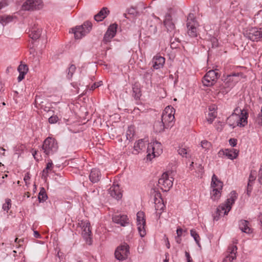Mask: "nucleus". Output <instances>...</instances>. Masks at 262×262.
<instances>
[{
  "label": "nucleus",
  "instance_id": "nucleus-6",
  "mask_svg": "<svg viewBox=\"0 0 262 262\" xmlns=\"http://www.w3.org/2000/svg\"><path fill=\"white\" fill-rule=\"evenodd\" d=\"M162 152V145L158 141L148 144L147 152V159L151 160L153 158L159 156Z\"/></svg>",
  "mask_w": 262,
  "mask_h": 262
},
{
  "label": "nucleus",
  "instance_id": "nucleus-28",
  "mask_svg": "<svg viewBox=\"0 0 262 262\" xmlns=\"http://www.w3.org/2000/svg\"><path fill=\"white\" fill-rule=\"evenodd\" d=\"M41 29L39 28H33L31 31V33L29 34V36L33 40L38 39L41 35Z\"/></svg>",
  "mask_w": 262,
  "mask_h": 262
},
{
  "label": "nucleus",
  "instance_id": "nucleus-46",
  "mask_svg": "<svg viewBox=\"0 0 262 262\" xmlns=\"http://www.w3.org/2000/svg\"><path fill=\"white\" fill-rule=\"evenodd\" d=\"M9 5L8 0H2L0 2V10Z\"/></svg>",
  "mask_w": 262,
  "mask_h": 262
},
{
  "label": "nucleus",
  "instance_id": "nucleus-51",
  "mask_svg": "<svg viewBox=\"0 0 262 262\" xmlns=\"http://www.w3.org/2000/svg\"><path fill=\"white\" fill-rule=\"evenodd\" d=\"M239 73H233L232 75H230L229 76H228V77H227V79H228V80L230 81V80H232V78L233 77H238V75H239Z\"/></svg>",
  "mask_w": 262,
  "mask_h": 262
},
{
  "label": "nucleus",
  "instance_id": "nucleus-13",
  "mask_svg": "<svg viewBox=\"0 0 262 262\" xmlns=\"http://www.w3.org/2000/svg\"><path fill=\"white\" fill-rule=\"evenodd\" d=\"M137 222L138 226V229L140 235L141 237H144L146 234L145 229V219L144 213L142 211H139L137 214Z\"/></svg>",
  "mask_w": 262,
  "mask_h": 262
},
{
  "label": "nucleus",
  "instance_id": "nucleus-62",
  "mask_svg": "<svg viewBox=\"0 0 262 262\" xmlns=\"http://www.w3.org/2000/svg\"><path fill=\"white\" fill-rule=\"evenodd\" d=\"M123 16L125 17V18H127V14L126 13H124L123 14Z\"/></svg>",
  "mask_w": 262,
  "mask_h": 262
},
{
  "label": "nucleus",
  "instance_id": "nucleus-15",
  "mask_svg": "<svg viewBox=\"0 0 262 262\" xmlns=\"http://www.w3.org/2000/svg\"><path fill=\"white\" fill-rule=\"evenodd\" d=\"M246 36L252 41H257L262 37V29L257 28H252L247 31Z\"/></svg>",
  "mask_w": 262,
  "mask_h": 262
},
{
  "label": "nucleus",
  "instance_id": "nucleus-23",
  "mask_svg": "<svg viewBox=\"0 0 262 262\" xmlns=\"http://www.w3.org/2000/svg\"><path fill=\"white\" fill-rule=\"evenodd\" d=\"M152 67L155 69H159L163 67L165 63V58L161 56H155L152 61Z\"/></svg>",
  "mask_w": 262,
  "mask_h": 262
},
{
  "label": "nucleus",
  "instance_id": "nucleus-16",
  "mask_svg": "<svg viewBox=\"0 0 262 262\" xmlns=\"http://www.w3.org/2000/svg\"><path fill=\"white\" fill-rule=\"evenodd\" d=\"M117 28V25L116 24H113L111 25L107 30L105 32L103 41L104 43H106L110 42L111 39L115 36Z\"/></svg>",
  "mask_w": 262,
  "mask_h": 262
},
{
  "label": "nucleus",
  "instance_id": "nucleus-12",
  "mask_svg": "<svg viewBox=\"0 0 262 262\" xmlns=\"http://www.w3.org/2000/svg\"><path fill=\"white\" fill-rule=\"evenodd\" d=\"M42 7V0H27L22 5V9L27 11L38 10Z\"/></svg>",
  "mask_w": 262,
  "mask_h": 262
},
{
  "label": "nucleus",
  "instance_id": "nucleus-55",
  "mask_svg": "<svg viewBox=\"0 0 262 262\" xmlns=\"http://www.w3.org/2000/svg\"><path fill=\"white\" fill-rule=\"evenodd\" d=\"M34 236L36 238H41V235L37 231H34Z\"/></svg>",
  "mask_w": 262,
  "mask_h": 262
},
{
  "label": "nucleus",
  "instance_id": "nucleus-41",
  "mask_svg": "<svg viewBox=\"0 0 262 262\" xmlns=\"http://www.w3.org/2000/svg\"><path fill=\"white\" fill-rule=\"evenodd\" d=\"M237 250V247L235 245H232L228 248V252H229V254L228 255H236Z\"/></svg>",
  "mask_w": 262,
  "mask_h": 262
},
{
  "label": "nucleus",
  "instance_id": "nucleus-32",
  "mask_svg": "<svg viewBox=\"0 0 262 262\" xmlns=\"http://www.w3.org/2000/svg\"><path fill=\"white\" fill-rule=\"evenodd\" d=\"M216 112L214 111H212L211 110H210V112L208 113V116L207 117V121L209 123V124H211L214 119L216 118Z\"/></svg>",
  "mask_w": 262,
  "mask_h": 262
},
{
  "label": "nucleus",
  "instance_id": "nucleus-7",
  "mask_svg": "<svg viewBox=\"0 0 262 262\" xmlns=\"http://www.w3.org/2000/svg\"><path fill=\"white\" fill-rule=\"evenodd\" d=\"M217 71V69L210 70L205 74L202 79V83L204 86H211L215 83L220 76Z\"/></svg>",
  "mask_w": 262,
  "mask_h": 262
},
{
  "label": "nucleus",
  "instance_id": "nucleus-64",
  "mask_svg": "<svg viewBox=\"0 0 262 262\" xmlns=\"http://www.w3.org/2000/svg\"><path fill=\"white\" fill-rule=\"evenodd\" d=\"M0 149L3 151H5V149H4L3 147H0Z\"/></svg>",
  "mask_w": 262,
  "mask_h": 262
},
{
  "label": "nucleus",
  "instance_id": "nucleus-61",
  "mask_svg": "<svg viewBox=\"0 0 262 262\" xmlns=\"http://www.w3.org/2000/svg\"><path fill=\"white\" fill-rule=\"evenodd\" d=\"M157 31V27H153V31H154V33H155Z\"/></svg>",
  "mask_w": 262,
  "mask_h": 262
},
{
  "label": "nucleus",
  "instance_id": "nucleus-3",
  "mask_svg": "<svg viewBox=\"0 0 262 262\" xmlns=\"http://www.w3.org/2000/svg\"><path fill=\"white\" fill-rule=\"evenodd\" d=\"M223 184L217 178V176L213 174L212 177L210 191V199L214 202H217L221 196Z\"/></svg>",
  "mask_w": 262,
  "mask_h": 262
},
{
  "label": "nucleus",
  "instance_id": "nucleus-31",
  "mask_svg": "<svg viewBox=\"0 0 262 262\" xmlns=\"http://www.w3.org/2000/svg\"><path fill=\"white\" fill-rule=\"evenodd\" d=\"M53 166V163H52V162L51 161L50 162H49L47 164V166H46V167L45 168V169H43V171H42V176H41V178L42 179H46L48 175V172H49V170L50 169H51V168H52Z\"/></svg>",
  "mask_w": 262,
  "mask_h": 262
},
{
  "label": "nucleus",
  "instance_id": "nucleus-17",
  "mask_svg": "<svg viewBox=\"0 0 262 262\" xmlns=\"http://www.w3.org/2000/svg\"><path fill=\"white\" fill-rule=\"evenodd\" d=\"M163 24L167 32H171L175 29V25L170 13H167L165 15Z\"/></svg>",
  "mask_w": 262,
  "mask_h": 262
},
{
  "label": "nucleus",
  "instance_id": "nucleus-53",
  "mask_svg": "<svg viewBox=\"0 0 262 262\" xmlns=\"http://www.w3.org/2000/svg\"><path fill=\"white\" fill-rule=\"evenodd\" d=\"M29 175H30L29 173L28 172L25 176V177L24 178V180L26 184H27V181L28 180H29V179H30V177Z\"/></svg>",
  "mask_w": 262,
  "mask_h": 262
},
{
  "label": "nucleus",
  "instance_id": "nucleus-52",
  "mask_svg": "<svg viewBox=\"0 0 262 262\" xmlns=\"http://www.w3.org/2000/svg\"><path fill=\"white\" fill-rule=\"evenodd\" d=\"M100 83H94L91 87V89L90 90H94V89H95L96 88H98L99 87L100 85Z\"/></svg>",
  "mask_w": 262,
  "mask_h": 262
},
{
  "label": "nucleus",
  "instance_id": "nucleus-54",
  "mask_svg": "<svg viewBox=\"0 0 262 262\" xmlns=\"http://www.w3.org/2000/svg\"><path fill=\"white\" fill-rule=\"evenodd\" d=\"M183 232V230L181 228H178L177 230V234L178 237H181Z\"/></svg>",
  "mask_w": 262,
  "mask_h": 262
},
{
  "label": "nucleus",
  "instance_id": "nucleus-25",
  "mask_svg": "<svg viewBox=\"0 0 262 262\" xmlns=\"http://www.w3.org/2000/svg\"><path fill=\"white\" fill-rule=\"evenodd\" d=\"M100 178L101 173L99 169L94 168L91 170L89 178L92 183H95L98 182L100 180Z\"/></svg>",
  "mask_w": 262,
  "mask_h": 262
},
{
  "label": "nucleus",
  "instance_id": "nucleus-57",
  "mask_svg": "<svg viewBox=\"0 0 262 262\" xmlns=\"http://www.w3.org/2000/svg\"><path fill=\"white\" fill-rule=\"evenodd\" d=\"M23 241H24V240H23V239H18V238H16L15 239V243H18L19 245H20V243L21 242H23Z\"/></svg>",
  "mask_w": 262,
  "mask_h": 262
},
{
  "label": "nucleus",
  "instance_id": "nucleus-8",
  "mask_svg": "<svg viewBox=\"0 0 262 262\" xmlns=\"http://www.w3.org/2000/svg\"><path fill=\"white\" fill-rule=\"evenodd\" d=\"M198 23L196 21L194 14L190 13L188 15L187 20V33L191 37H195L198 36L196 26Z\"/></svg>",
  "mask_w": 262,
  "mask_h": 262
},
{
  "label": "nucleus",
  "instance_id": "nucleus-9",
  "mask_svg": "<svg viewBox=\"0 0 262 262\" xmlns=\"http://www.w3.org/2000/svg\"><path fill=\"white\" fill-rule=\"evenodd\" d=\"M172 177L169 178L166 173H163L161 177L159 179L158 186L164 191H168L172 186Z\"/></svg>",
  "mask_w": 262,
  "mask_h": 262
},
{
  "label": "nucleus",
  "instance_id": "nucleus-49",
  "mask_svg": "<svg viewBox=\"0 0 262 262\" xmlns=\"http://www.w3.org/2000/svg\"><path fill=\"white\" fill-rule=\"evenodd\" d=\"M185 256H186V257L187 259V262H193V260L191 258L189 253L188 252L185 251Z\"/></svg>",
  "mask_w": 262,
  "mask_h": 262
},
{
  "label": "nucleus",
  "instance_id": "nucleus-50",
  "mask_svg": "<svg viewBox=\"0 0 262 262\" xmlns=\"http://www.w3.org/2000/svg\"><path fill=\"white\" fill-rule=\"evenodd\" d=\"M256 122L259 125H262V115L259 114L256 119Z\"/></svg>",
  "mask_w": 262,
  "mask_h": 262
},
{
  "label": "nucleus",
  "instance_id": "nucleus-44",
  "mask_svg": "<svg viewBox=\"0 0 262 262\" xmlns=\"http://www.w3.org/2000/svg\"><path fill=\"white\" fill-rule=\"evenodd\" d=\"M58 120V117L56 115H53L49 118V122L51 124L56 123Z\"/></svg>",
  "mask_w": 262,
  "mask_h": 262
},
{
  "label": "nucleus",
  "instance_id": "nucleus-60",
  "mask_svg": "<svg viewBox=\"0 0 262 262\" xmlns=\"http://www.w3.org/2000/svg\"><path fill=\"white\" fill-rule=\"evenodd\" d=\"M167 243L166 244V246L168 248H170V244L169 243V241L168 240V238H167Z\"/></svg>",
  "mask_w": 262,
  "mask_h": 262
},
{
  "label": "nucleus",
  "instance_id": "nucleus-42",
  "mask_svg": "<svg viewBox=\"0 0 262 262\" xmlns=\"http://www.w3.org/2000/svg\"><path fill=\"white\" fill-rule=\"evenodd\" d=\"M128 14L132 15L133 17H136L139 15V13L134 8H130L128 10Z\"/></svg>",
  "mask_w": 262,
  "mask_h": 262
},
{
  "label": "nucleus",
  "instance_id": "nucleus-36",
  "mask_svg": "<svg viewBox=\"0 0 262 262\" xmlns=\"http://www.w3.org/2000/svg\"><path fill=\"white\" fill-rule=\"evenodd\" d=\"M38 199L39 202L46 201L47 199V195L43 188H42L40 190L38 194Z\"/></svg>",
  "mask_w": 262,
  "mask_h": 262
},
{
  "label": "nucleus",
  "instance_id": "nucleus-35",
  "mask_svg": "<svg viewBox=\"0 0 262 262\" xmlns=\"http://www.w3.org/2000/svg\"><path fill=\"white\" fill-rule=\"evenodd\" d=\"M190 235L192 237H193L196 244L199 247H201L200 243V238L199 235L198 234V233L196 232V231L194 229H191L190 230Z\"/></svg>",
  "mask_w": 262,
  "mask_h": 262
},
{
  "label": "nucleus",
  "instance_id": "nucleus-21",
  "mask_svg": "<svg viewBox=\"0 0 262 262\" xmlns=\"http://www.w3.org/2000/svg\"><path fill=\"white\" fill-rule=\"evenodd\" d=\"M110 195L116 200H119L122 198V193L118 184H114L108 190Z\"/></svg>",
  "mask_w": 262,
  "mask_h": 262
},
{
  "label": "nucleus",
  "instance_id": "nucleus-48",
  "mask_svg": "<svg viewBox=\"0 0 262 262\" xmlns=\"http://www.w3.org/2000/svg\"><path fill=\"white\" fill-rule=\"evenodd\" d=\"M230 145L232 147H235L237 144V140L234 138H231L229 141Z\"/></svg>",
  "mask_w": 262,
  "mask_h": 262
},
{
  "label": "nucleus",
  "instance_id": "nucleus-2",
  "mask_svg": "<svg viewBox=\"0 0 262 262\" xmlns=\"http://www.w3.org/2000/svg\"><path fill=\"white\" fill-rule=\"evenodd\" d=\"M237 195L235 191H232L230 193V198L227 199L225 203L220 205L216 209V216H214V220L217 221L219 216L222 211H224V214L227 215L232 208V205L234 203L235 201L237 199Z\"/></svg>",
  "mask_w": 262,
  "mask_h": 262
},
{
  "label": "nucleus",
  "instance_id": "nucleus-11",
  "mask_svg": "<svg viewBox=\"0 0 262 262\" xmlns=\"http://www.w3.org/2000/svg\"><path fill=\"white\" fill-rule=\"evenodd\" d=\"M128 254L129 246L127 244L119 246L115 252V257L120 261L126 259Z\"/></svg>",
  "mask_w": 262,
  "mask_h": 262
},
{
  "label": "nucleus",
  "instance_id": "nucleus-47",
  "mask_svg": "<svg viewBox=\"0 0 262 262\" xmlns=\"http://www.w3.org/2000/svg\"><path fill=\"white\" fill-rule=\"evenodd\" d=\"M258 180L259 182L262 184V165L260 166L258 174Z\"/></svg>",
  "mask_w": 262,
  "mask_h": 262
},
{
  "label": "nucleus",
  "instance_id": "nucleus-29",
  "mask_svg": "<svg viewBox=\"0 0 262 262\" xmlns=\"http://www.w3.org/2000/svg\"><path fill=\"white\" fill-rule=\"evenodd\" d=\"M165 128H166V126L162 121H158L155 122L154 129L156 133H159L163 132Z\"/></svg>",
  "mask_w": 262,
  "mask_h": 262
},
{
  "label": "nucleus",
  "instance_id": "nucleus-58",
  "mask_svg": "<svg viewBox=\"0 0 262 262\" xmlns=\"http://www.w3.org/2000/svg\"><path fill=\"white\" fill-rule=\"evenodd\" d=\"M258 220L261 224V225L262 226V214L260 213L258 216Z\"/></svg>",
  "mask_w": 262,
  "mask_h": 262
},
{
  "label": "nucleus",
  "instance_id": "nucleus-33",
  "mask_svg": "<svg viewBox=\"0 0 262 262\" xmlns=\"http://www.w3.org/2000/svg\"><path fill=\"white\" fill-rule=\"evenodd\" d=\"M134 136V129L132 126H129L126 133V140H128L129 142L133 139Z\"/></svg>",
  "mask_w": 262,
  "mask_h": 262
},
{
  "label": "nucleus",
  "instance_id": "nucleus-43",
  "mask_svg": "<svg viewBox=\"0 0 262 262\" xmlns=\"http://www.w3.org/2000/svg\"><path fill=\"white\" fill-rule=\"evenodd\" d=\"M236 258V255H227L224 259L223 262H232L233 260Z\"/></svg>",
  "mask_w": 262,
  "mask_h": 262
},
{
  "label": "nucleus",
  "instance_id": "nucleus-1",
  "mask_svg": "<svg viewBox=\"0 0 262 262\" xmlns=\"http://www.w3.org/2000/svg\"><path fill=\"white\" fill-rule=\"evenodd\" d=\"M248 114L245 110L236 108L227 120V124L232 128L235 126L244 127L247 124Z\"/></svg>",
  "mask_w": 262,
  "mask_h": 262
},
{
  "label": "nucleus",
  "instance_id": "nucleus-26",
  "mask_svg": "<svg viewBox=\"0 0 262 262\" xmlns=\"http://www.w3.org/2000/svg\"><path fill=\"white\" fill-rule=\"evenodd\" d=\"M110 11L106 7H103L96 15L94 16V19L97 21H100L103 20L109 14Z\"/></svg>",
  "mask_w": 262,
  "mask_h": 262
},
{
  "label": "nucleus",
  "instance_id": "nucleus-5",
  "mask_svg": "<svg viewBox=\"0 0 262 262\" xmlns=\"http://www.w3.org/2000/svg\"><path fill=\"white\" fill-rule=\"evenodd\" d=\"M42 150L46 155L53 154L58 149V145L55 139L48 137L43 142Z\"/></svg>",
  "mask_w": 262,
  "mask_h": 262
},
{
  "label": "nucleus",
  "instance_id": "nucleus-10",
  "mask_svg": "<svg viewBox=\"0 0 262 262\" xmlns=\"http://www.w3.org/2000/svg\"><path fill=\"white\" fill-rule=\"evenodd\" d=\"M172 107L169 106H167L161 116V121L164 123L166 126V128H168L171 126V123L174 119L173 114H172Z\"/></svg>",
  "mask_w": 262,
  "mask_h": 262
},
{
  "label": "nucleus",
  "instance_id": "nucleus-22",
  "mask_svg": "<svg viewBox=\"0 0 262 262\" xmlns=\"http://www.w3.org/2000/svg\"><path fill=\"white\" fill-rule=\"evenodd\" d=\"M239 229L244 233L250 234L252 232V230L249 227V222L248 221L241 220L238 222Z\"/></svg>",
  "mask_w": 262,
  "mask_h": 262
},
{
  "label": "nucleus",
  "instance_id": "nucleus-4",
  "mask_svg": "<svg viewBox=\"0 0 262 262\" xmlns=\"http://www.w3.org/2000/svg\"><path fill=\"white\" fill-rule=\"evenodd\" d=\"M92 28V24L91 22L87 21L81 26H77L72 28V31L74 33L76 39H81L90 32Z\"/></svg>",
  "mask_w": 262,
  "mask_h": 262
},
{
  "label": "nucleus",
  "instance_id": "nucleus-40",
  "mask_svg": "<svg viewBox=\"0 0 262 262\" xmlns=\"http://www.w3.org/2000/svg\"><path fill=\"white\" fill-rule=\"evenodd\" d=\"M178 151L179 154L182 156L183 157L187 158L188 155H189V153L187 152V149L185 148H180Z\"/></svg>",
  "mask_w": 262,
  "mask_h": 262
},
{
  "label": "nucleus",
  "instance_id": "nucleus-59",
  "mask_svg": "<svg viewBox=\"0 0 262 262\" xmlns=\"http://www.w3.org/2000/svg\"><path fill=\"white\" fill-rule=\"evenodd\" d=\"M180 237H178V236L177 237H176V241L179 244L181 243V239Z\"/></svg>",
  "mask_w": 262,
  "mask_h": 262
},
{
  "label": "nucleus",
  "instance_id": "nucleus-63",
  "mask_svg": "<svg viewBox=\"0 0 262 262\" xmlns=\"http://www.w3.org/2000/svg\"><path fill=\"white\" fill-rule=\"evenodd\" d=\"M193 162H191V163L190 164V167H192V166H193Z\"/></svg>",
  "mask_w": 262,
  "mask_h": 262
},
{
  "label": "nucleus",
  "instance_id": "nucleus-45",
  "mask_svg": "<svg viewBox=\"0 0 262 262\" xmlns=\"http://www.w3.org/2000/svg\"><path fill=\"white\" fill-rule=\"evenodd\" d=\"M90 225V223L88 220H85V221L81 220V221H79L78 222V226L80 227H81V228H82L83 227H84V226H85V225Z\"/></svg>",
  "mask_w": 262,
  "mask_h": 262
},
{
  "label": "nucleus",
  "instance_id": "nucleus-39",
  "mask_svg": "<svg viewBox=\"0 0 262 262\" xmlns=\"http://www.w3.org/2000/svg\"><path fill=\"white\" fill-rule=\"evenodd\" d=\"M76 70V67L74 64H72L69 68L68 72V78H71L74 73L75 72Z\"/></svg>",
  "mask_w": 262,
  "mask_h": 262
},
{
  "label": "nucleus",
  "instance_id": "nucleus-38",
  "mask_svg": "<svg viewBox=\"0 0 262 262\" xmlns=\"http://www.w3.org/2000/svg\"><path fill=\"white\" fill-rule=\"evenodd\" d=\"M201 146L205 151H207L211 148V144L207 140H203L201 142Z\"/></svg>",
  "mask_w": 262,
  "mask_h": 262
},
{
  "label": "nucleus",
  "instance_id": "nucleus-18",
  "mask_svg": "<svg viewBox=\"0 0 262 262\" xmlns=\"http://www.w3.org/2000/svg\"><path fill=\"white\" fill-rule=\"evenodd\" d=\"M155 209L158 214L160 215L164 210L165 206L163 203V201L161 198V194L158 193L155 195Z\"/></svg>",
  "mask_w": 262,
  "mask_h": 262
},
{
  "label": "nucleus",
  "instance_id": "nucleus-30",
  "mask_svg": "<svg viewBox=\"0 0 262 262\" xmlns=\"http://www.w3.org/2000/svg\"><path fill=\"white\" fill-rule=\"evenodd\" d=\"M255 180V173L254 172H251L249 177V181L247 185V194L248 195H250V193L251 192L252 190V187L253 185V184Z\"/></svg>",
  "mask_w": 262,
  "mask_h": 262
},
{
  "label": "nucleus",
  "instance_id": "nucleus-27",
  "mask_svg": "<svg viewBox=\"0 0 262 262\" xmlns=\"http://www.w3.org/2000/svg\"><path fill=\"white\" fill-rule=\"evenodd\" d=\"M17 70L19 73L17 80L19 82L24 79L25 75L28 71V68L27 64L21 63L18 66Z\"/></svg>",
  "mask_w": 262,
  "mask_h": 262
},
{
  "label": "nucleus",
  "instance_id": "nucleus-56",
  "mask_svg": "<svg viewBox=\"0 0 262 262\" xmlns=\"http://www.w3.org/2000/svg\"><path fill=\"white\" fill-rule=\"evenodd\" d=\"M37 153V151H36V150H34L32 152V155H33V157H34L35 159H36V160H38L39 159L37 158V157H36Z\"/></svg>",
  "mask_w": 262,
  "mask_h": 262
},
{
  "label": "nucleus",
  "instance_id": "nucleus-37",
  "mask_svg": "<svg viewBox=\"0 0 262 262\" xmlns=\"http://www.w3.org/2000/svg\"><path fill=\"white\" fill-rule=\"evenodd\" d=\"M11 200L10 199H6L5 200V203L3 205V209L4 211H8L11 206Z\"/></svg>",
  "mask_w": 262,
  "mask_h": 262
},
{
  "label": "nucleus",
  "instance_id": "nucleus-20",
  "mask_svg": "<svg viewBox=\"0 0 262 262\" xmlns=\"http://www.w3.org/2000/svg\"><path fill=\"white\" fill-rule=\"evenodd\" d=\"M113 221L121 226H126L129 224L128 219L125 215H115L112 217Z\"/></svg>",
  "mask_w": 262,
  "mask_h": 262
},
{
  "label": "nucleus",
  "instance_id": "nucleus-19",
  "mask_svg": "<svg viewBox=\"0 0 262 262\" xmlns=\"http://www.w3.org/2000/svg\"><path fill=\"white\" fill-rule=\"evenodd\" d=\"M239 151L236 149H225V150H221L219 152V155L221 156L223 155L226 156L228 159L230 160H234L236 159L238 155Z\"/></svg>",
  "mask_w": 262,
  "mask_h": 262
},
{
  "label": "nucleus",
  "instance_id": "nucleus-14",
  "mask_svg": "<svg viewBox=\"0 0 262 262\" xmlns=\"http://www.w3.org/2000/svg\"><path fill=\"white\" fill-rule=\"evenodd\" d=\"M145 145L144 139H140L135 143L134 147L128 148V151H126L127 154L137 155L145 148Z\"/></svg>",
  "mask_w": 262,
  "mask_h": 262
},
{
  "label": "nucleus",
  "instance_id": "nucleus-24",
  "mask_svg": "<svg viewBox=\"0 0 262 262\" xmlns=\"http://www.w3.org/2000/svg\"><path fill=\"white\" fill-rule=\"evenodd\" d=\"M82 230V235L83 237L85 239L86 243L89 245H91L92 244L91 240V230H90V225H87L81 228Z\"/></svg>",
  "mask_w": 262,
  "mask_h": 262
},
{
  "label": "nucleus",
  "instance_id": "nucleus-34",
  "mask_svg": "<svg viewBox=\"0 0 262 262\" xmlns=\"http://www.w3.org/2000/svg\"><path fill=\"white\" fill-rule=\"evenodd\" d=\"M13 17L10 15L0 16V23L3 25L7 24L12 21Z\"/></svg>",
  "mask_w": 262,
  "mask_h": 262
}]
</instances>
